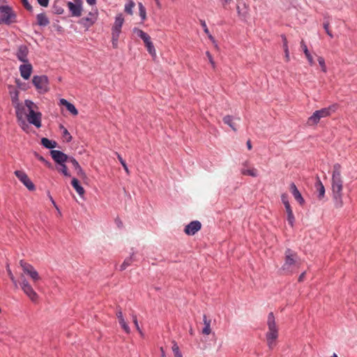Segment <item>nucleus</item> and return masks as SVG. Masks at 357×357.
Segmentation results:
<instances>
[{"mask_svg": "<svg viewBox=\"0 0 357 357\" xmlns=\"http://www.w3.org/2000/svg\"><path fill=\"white\" fill-rule=\"evenodd\" d=\"M61 128L63 130V137L66 139V140L69 142L72 139V137L68 130L64 128L63 126H61Z\"/></svg>", "mask_w": 357, "mask_h": 357, "instance_id": "37", "label": "nucleus"}, {"mask_svg": "<svg viewBox=\"0 0 357 357\" xmlns=\"http://www.w3.org/2000/svg\"><path fill=\"white\" fill-rule=\"evenodd\" d=\"M67 162H70L72 164V165L75 168L78 176H79L80 178L86 177V174H85L84 172L83 171V169L79 165L78 162L75 158H73L72 157H69Z\"/></svg>", "mask_w": 357, "mask_h": 357, "instance_id": "17", "label": "nucleus"}, {"mask_svg": "<svg viewBox=\"0 0 357 357\" xmlns=\"http://www.w3.org/2000/svg\"><path fill=\"white\" fill-rule=\"evenodd\" d=\"M173 345H172V351L174 352V354H176V353H178L180 351L179 350V347L177 344V343L176 342H172Z\"/></svg>", "mask_w": 357, "mask_h": 357, "instance_id": "48", "label": "nucleus"}, {"mask_svg": "<svg viewBox=\"0 0 357 357\" xmlns=\"http://www.w3.org/2000/svg\"><path fill=\"white\" fill-rule=\"evenodd\" d=\"M305 275V272L302 273L298 277V282H303Z\"/></svg>", "mask_w": 357, "mask_h": 357, "instance_id": "58", "label": "nucleus"}, {"mask_svg": "<svg viewBox=\"0 0 357 357\" xmlns=\"http://www.w3.org/2000/svg\"><path fill=\"white\" fill-rule=\"evenodd\" d=\"M144 44L147 48V51L149 52V53L150 54H151L153 56H155V55H156L155 50V47H154L151 39L149 40H148L146 43H145Z\"/></svg>", "mask_w": 357, "mask_h": 357, "instance_id": "31", "label": "nucleus"}, {"mask_svg": "<svg viewBox=\"0 0 357 357\" xmlns=\"http://www.w3.org/2000/svg\"><path fill=\"white\" fill-rule=\"evenodd\" d=\"M32 83L40 93H45L48 91V79L45 75H35L33 77Z\"/></svg>", "mask_w": 357, "mask_h": 357, "instance_id": "5", "label": "nucleus"}, {"mask_svg": "<svg viewBox=\"0 0 357 357\" xmlns=\"http://www.w3.org/2000/svg\"><path fill=\"white\" fill-rule=\"evenodd\" d=\"M268 331L266 333L267 346L270 349H273L276 345L277 339L279 336V328L276 324L275 318L273 312H270L267 317Z\"/></svg>", "mask_w": 357, "mask_h": 357, "instance_id": "3", "label": "nucleus"}, {"mask_svg": "<svg viewBox=\"0 0 357 357\" xmlns=\"http://www.w3.org/2000/svg\"><path fill=\"white\" fill-rule=\"evenodd\" d=\"M284 207H285L286 212H287V221H288L289 224L291 227H293L294 221H295V217H294V215L293 213V211H292V209L291 208L290 204L286 202V206H284Z\"/></svg>", "mask_w": 357, "mask_h": 357, "instance_id": "21", "label": "nucleus"}, {"mask_svg": "<svg viewBox=\"0 0 357 357\" xmlns=\"http://www.w3.org/2000/svg\"><path fill=\"white\" fill-rule=\"evenodd\" d=\"M44 163L49 168H52V164L50 162H49L48 161L45 160Z\"/></svg>", "mask_w": 357, "mask_h": 357, "instance_id": "62", "label": "nucleus"}, {"mask_svg": "<svg viewBox=\"0 0 357 357\" xmlns=\"http://www.w3.org/2000/svg\"><path fill=\"white\" fill-rule=\"evenodd\" d=\"M37 22L40 26H47L50 21L45 13H40L37 15Z\"/></svg>", "mask_w": 357, "mask_h": 357, "instance_id": "28", "label": "nucleus"}, {"mask_svg": "<svg viewBox=\"0 0 357 357\" xmlns=\"http://www.w3.org/2000/svg\"><path fill=\"white\" fill-rule=\"evenodd\" d=\"M174 355V357H183L182 354H181V351L178 352V353H176Z\"/></svg>", "mask_w": 357, "mask_h": 357, "instance_id": "63", "label": "nucleus"}, {"mask_svg": "<svg viewBox=\"0 0 357 357\" xmlns=\"http://www.w3.org/2000/svg\"><path fill=\"white\" fill-rule=\"evenodd\" d=\"M138 7H139V15H140L142 20H146V8H144V6H143V4L142 3H138Z\"/></svg>", "mask_w": 357, "mask_h": 357, "instance_id": "35", "label": "nucleus"}, {"mask_svg": "<svg viewBox=\"0 0 357 357\" xmlns=\"http://www.w3.org/2000/svg\"><path fill=\"white\" fill-rule=\"evenodd\" d=\"M38 3L43 7L48 6L49 4V0H37Z\"/></svg>", "mask_w": 357, "mask_h": 357, "instance_id": "49", "label": "nucleus"}, {"mask_svg": "<svg viewBox=\"0 0 357 357\" xmlns=\"http://www.w3.org/2000/svg\"><path fill=\"white\" fill-rule=\"evenodd\" d=\"M20 266L22 267L23 271L29 275L32 280L36 282L40 280V277L39 276L38 273L33 268V266L22 260L20 261Z\"/></svg>", "mask_w": 357, "mask_h": 357, "instance_id": "7", "label": "nucleus"}, {"mask_svg": "<svg viewBox=\"0 0 357 357\" xmlns=\"http://www.w3.org/2000/svg\"><path fill=\"white\" fill-rule=\"evenodd\" d=\"M97 20V13H89L88 16L85 18H83V20L85 22L84 24L86 26H91L95 23Z\"/></svg>", "mask_w": 357, "mask_h": 357, "instance_id": "22", "label": "nucleus"}, {"mask_svg": "<svg viewBox=\"0 0 357 357\" xmlns=\"http://www.w3.org/2000/svg\"><path fill=\"white\" fill-rule=\"evenodd\" d=\"M60 104L66 107V109L74 116H77L78 114V111L72 103L67 101L66 99L61 98L60 100Z\"/></svg>", "mask_w": 357, "mask_h": 357, "instance_id": "19", "label": "nucleus"}, {"mask_svg": "<svg viewBox=\"0 0 357 357\" xmlns=\"http://www.w3.org/2000/svg\"><path fill=\"white\" fill-rule=\"evenodd\" d=\"M132 256L126 258L124 260V261L123 262V264L121 265L120 271H124L127 267L130 266L132 264Z\"/></svg>", "mask_w": 357, "mask_h": 357, "instance_id": "33", "label": "nucleus"}, {"mask_svg": "<svg viewBox=\"0 0 357 357\" xmlns=\"http://www.w3.org/2000/svg\"><path fill=\"white\" fill-rule=\"evenodd\" d=\"M290 190H291V192L292 193L294 199L301 205H303L305 203V200H304L303 197H302L301 194L300 193V192L298 191L297 187L296 186V185L294 183H291V185H290Z\"/></svg>", "mask_w": 357, "mask_h": 357, "instance_id": "16", "label": "nucleus"}, {"mask_svg": "<svg viewBox=\"0 0 357 357\" xmlns=\"http://www.w3.org/2000/svg\"><path fill=\"white\" fill-rule=\"evenodd\" d=\"M200 23H201V25L203 27L204 29V32L208 34V38L212 40V41H214V38L209 33V31H208V29L206 26V22L204 20H200Z\"/></svg>", "mask_w": 357, "mask_h": 357, "instance_id": "39", "label": "nucleus"}, {"mask_svg": "<svg viewBox=\"0 0 357 357\" xmlns=\"http://www.w3.org/2000/svg\"><path fill=\"white\" fill-rule=\"evenodd\" d=\"M25 105L28 108L29 112H30L31 110H34V108H36V105L29 100H25Z\"/></svg>", "mask_w": 357, "mask_h": 357, "instance_id": "41", "label": "nucleus"}, {"mask_svg": "<svg viewBox=\"0 0 357 357\" xmlns=\"http://www.w3.org/2000/svg\"><path fill=\"white\" fill-rule=\"evenodd\" d=\"M247 147L249 150L252 149V144L250 140H248L246 143Z\"/></svg>", "mask_w": 357, "mask_h": 357, "instance_id": "60", "label": "nucleus"}, {"mask_svg": "<svg viewBox=\"0 0 357 357\" xmlns=\"http://www.w3.org/2000/svg\"><path fill=\"white\" fill-rule=\"evenodd\" d=\"M116 315L117 317V319L118 320L119 319H123V313H122V311L121 310V308H118L117 309V311H116Z\"/></svg>", "mask_w": 357, "mask_h": 357, "instance_id": "50", "label": "nucleus"}, {"mask_svg": "<svg viewBox=\"0 0 357 357\" xmlns=\"http://www.w3.org/2000/svg\"><path fill=\"white\" fill-rule=\"evenodd\" d=\"M301 48L303 49V52L309 62V63L310 65H313L314 64V59H313V57L310 54V53L309 52L308 50H307V45L305 44L304 41L302 40L301 43Z\"/></svg>", "mask_w": 357, "mask_h": 357, "instance_id": "26", "label": "nucleus"}, {"mask_svg": "<svg viewBox=\"0 0 357 357\" xmlns=\"http://www.w3.org/2000/svg\"><path fill=\"white\" fill-rule=\"evenodd\" d=\"M68 7L73 16L79 17L82 15V8L80 5L75 4L72 2H68Z\"/></svg>", "mask_w": 357, "mask_h": 357, "instance_id": "18", "label": "nucleus"}, {"mask_svg": "<svg viewBox=\"0 0 357 357\" xmlns=\"http://www.w3.org/2000/svg\"><path fill=\"white\" fill-rule=\"evenodd\" d=\"M119 38V34L112 33V46L114 48L117 47Z\"/></svg>", "mask_w": 357, "mask_h": 357, "instance_id": "42", "label": "nucleus"}, {"mask_svg": "<svg viewBox=\"0 0 357 357\" xmlns=\"http://www.w3.org/2000/svg\"><path fill=\"white\" fill-rule=\"evenodd\" d=\"M223 122L225 124H227L233 130L236 131V127L235 123L233 121V118L231 116L227 115L223 118Z\"/></svg>", "mask_w": 357, "mask_h": 357, "instance_id": "30", "label": "nucleus"}, {"mask_svg": "<svg viewBox=\"0 0 357 357\" xmlns=\"http://www.w3.org/2000/svg\"><path fill=\"white\" fill-rule=\"evenodd\" d=\"M20 286L24 293L30 298L33 302H37L38 298V294L33 290L29 282L22 276V281Z\"/></svg>", "mask_w": 357, "mask_h": 357, "instance_id": "6", "label": "nucleus"}, {"mask_svg": "<svg viewBox=\"0 0 357 357\" xmlns=\"http://www.w3.org/2000/svg\"><path fill=\"white\" fill-rule=\"evenodd\" d=\"M135 3L134 1L130 0L125 5V12L129 15H132V9L134 8Z\"/></svg>", "mask_w": 357, "mask_h": 357, "instance_id": "32", "label": "nucleus"}, {"mask_svg": "<svg viewBox=\"0 0 357 357\" xmlns=\"http://www.w3.org/2000/svg\"><path fill=\"white\" fill-rule=\"evenodd\" d=\"M15 175L29 190H35L34 184L31 182L25 172L17 170L15 172Z\"/></svg>", "mask_w": 357, "mask_h": 357, "instance_id": "8", "label": "nucleus"}, {"mask_svg": "<svg viewBox=\"0 0 357 357\" xmlns=\"http://www.w3.org/2000/svg\"><path fill=\"white\" fill-rule=\"evenodd\" d=\"M118 321H119V323L121 325V328H123V330L127 334H129L130 333V328L128 326V325L127 322L126 321L125 319L123 318V319H119Z\"/></svg>", "mask_w": 357, "mask_h": 357, "instance_id": "34", "label": "nucleus"}, {"mask_svg": "<svg viewBox=\"0 0 357 357\" xmlns=\"http://www.w3.org/2000/svg\"><path fill=\"white\" fill-rule=\"evenodd\" d=\"M133 33H135L138 37L141 38L144 43L151 39L150 36L146 33L139 29L134 28Z\"/></svg>", "mask_w": 357, "mask_h": 357, "instance_id": "25", "label": "nucleus"}, {"mask_svg": "<svg viewBox=\"0 0 357 357\" xmlns=\"http://www.w3.org/2000/svg\"><path fill=\"white\" fill-rule=\"evenodd\" d=\"M241 173L245 176H250L252 177H257L259 175L258 170L250 165L248 161H245L242 163V167L241 169Z\"/></svg>", "mask_w": 357, "mask_h": 357, "instance_id": "9", "label": "nucleus"}, {"mask_svg": "<svg viewBox=\"0 0 357 357\" xmlns=\"http://www.w3.org/2000/svg\"><path fill=\"white\" fill-rule=\"evenodd\" d=\"M321 118L315 111L311 116H310L307 119V123L310 126L317 125Z\"/></svg>", "mask_w": 357, "mask_h": 357, "instance_id": "24", "label": "nucleus"}, {"mask_svg": "<svg viewBox=\"0 0 357 357\" xmlns=\"http://www.w3.org/2000/svg\"><path fill=\"white\" fill-rule=\"evenodd\" d=\"M7 271H8V275H9V277H10V280H11L14 283H15V282H16V281H15V278H14V276H13V273H12L11 271H10L9 268H8V270H7Z\"/></svg>", "mask_w": 357, "mask_h": 357, "instance_id": "56", "label": "nucleus"}, {"mask_svg": "<svg viewBox=\"0 0 357 357\" xmlns=\"http://www.w3.org/2000/svg\"><path fill=\"white\" fill-rule=\"evenodd\" d=\"M206 56L208 57V61H209V62L211 63V64L212 67H213V68H215V62H214V61H213V57H212V56H211V53H210L209 52H206Z\"/></svg>", "mask_w": 357, "mask_h": 357, "instance_id": "46", "label": "nucleus"}, {"mask_svg": "<svg viewBox=\"0 0 357 357\" xmlns=\"http://www.w3.org/2000/svg\"><path fill=\"white\" fill-rule=\"evenodd\" d=\"M315 188H316L317 191L319 193V195H318L319 199H322L325 195V188L319 177L317 178V181L315 184Z\"/></svg>", "mask_w": 357, "mask_h": 357, "instance_id": "23", "label": "nucleus"}, {"mask_svg": "<svg viewBox=\"0 0 357 357\" xmlns=\"http://www.w3.org/2000/svg\"><path fill=\"white\" fill-rule=\"evenodd\" d=\"M203 321L205 326L211 325V320L208 319L206 315H204L203 317Z\"/></svg>", "mask_w": 357, "mask_h": 357, "instance_id": "54", "label": "nucleus"}, {"mask_svg": "<svg viewBox=\"0 0 357 357\" xmlns=\"http://www.w3.org/2000/svg\"><path fill=\"white\" fill-rule=\"evenodd\" d=\"M281 199L284 206H286V202L289 203L287 199V195L286 194H282L281 196Z\"/></svg>", "mask_w": 357, "mask_h": 357, "instance_id": "51", "label": "nucleus"}, {"mask_svg": "<svg viewBox=\"0 0 357 357\" xmlns=\"http://www.w3.org/2000/svg\"><path fill=\"white\" fill-rule=\"evenodd\" d=\"M21 76L24 79H29L32 73V66L30 63H26L20 66Z\"/></svg>", "mask_w": 357, "mask_h": 357, "instance_id": "15", "label": "nucleus"}, {"mask_svg": "<svg viewBox=\"0 0 357 357\" xmlns=\"http://www.w3.org/2000/svg\"><path fill=\"white\" fill-rule=\"evenodd\" d=\"M73 187L75 188L76 192L80 195L83 196L84 194V188L79 184V181L77 178H73L71 181Z\"/></svg>", "mask_w": 357, "mask_h": 357, "instance_id": "27", "label": "nucleus"}, {"mask_svg": "<svg viewBox=\"0 0 357 357\" xmlns=\"http://www.w3.org/2000/svg\"><path fill=\"white\" fill-rule=\"evenodd\" d=\"M324 28L326 30V33L331 37L333 38V35L332 34L331 31L329 30V23L325 22L324 24Z\"/></svg>", "mask_w": 357, "mask_h": 357, "instance_id": "44", "label": "nucleus"}, {"mask_svg": "<svg viewBox=\"0 0 357 357\" xmlns=\"http://www.w3.org/2000/svg\"><path fill=\"white\" fill-rule=\"evenodd\" d=\"M160 351H161V357H166L165 351L162 347L160 348Z\"/></svg>", "mask_w": 357, "mask_h": 357, "instance_id": "61", "label": "nucleus"}, {"mask_svg": "<svg viewBox=\"0 0 357 357\" xmlns=\"http://www.w3.org/2000/svg\"><path fill=\"white\" fill-rule=\"evenodd\" d=\"M343 181L341 176V166L340 164H335L332 174V192L335 208H340L343 206L342 201Z\"/></svg>", "mask_w": 357, "mask_h": 357, "instance_id": "1", "label": "nucleus"}, {"mask_svg": "<svg viewBox=\"0 0 357 357\" xmlns=\"http://www.w3.org/2000/svg\"><path fill=\"white\" fill-rule=\"evenodd\" d=\"M29 53V50L26 46L21 45L18 47L17 52V58L22 62L26 63L28 62L27 56Z\"/></svg>", "mask_w": 357, "mask_h": 357, "instance_id": "14", "label": "nucleus"}, {"mask_svg": "<svg viewBox=\"0 0 357 357\" xmlns=\"http://www.w3.org/2000/svg\"><path fill=\"white\" fill-rule=\"evenodd\" d=\"M124 23V17L122 13L118 14L115 17L114 23L112 26V33L120 35L121 27Z\"/></svg>", "mask_w": 357, "mask_h": 357, "instance_id": "12", "label": "nucleus"}, {"mask_svg": "<svg viewBox=\"0 0 357 357\" xmlns=\"http://www.w3.org/2000/svg\"><path fill=\"white\" fill-rule=\"evenodd\" d=\"M318 62L320 65V66L321 67V69L324 72H326V65H325V61H324V59L321 56H319L318 57Z\"/></svg>", "mask_w": 357, "mask_h": 357, "instance_id": "43", "label": "nucleus"}, {"mask_svg": "<svg viewBox=\"0 0 357 357\" xmlns=\"http://www.w3.org/2000/svg\"><path fill=\"white\" fill-rule=\"evenodd\" d=\"M284 58H285V61L287 62H289L290 61V56H289V49L288 50H284Z\"/></svg>", "mask_w": 357, "mask_h": 357, "instance_id": "52", "label": "nucleus"}, {"mask_svg": "<svg viewBox=\"0 0 357 357\" xmlns=\"http://www.w3.org/2000/svg\"><path fill=\"white\" fill-rule=\"evenodd\" d=\"M41 144L47 149H54L57 146V143L55 141L50 140L45 137L42 138Z\"/></svg>", "mask_w": 357, "mask_h": 357, "instance_id": "29", "label": "nucleus"}, {"mask_svg": "<svg viewBox=\"0 0 357 357\" xmlns=\"http://www.w3.org/2000/svg\"><path fill=\"white\" fill-rule=\"evenodd\" d=\"M18 100V92L16 91L14 93V95H12V100L13 102H16Z\"/></svg>", "mask_w": 357, "mask_h": 357, "instance_id": "57", "label": "nucleus"}, {"mask_svg": "<svg viewBox=\"0 0 357 357\" xmlns=\"http://www.w3.org/2000/svg\"><path fill=\"white\" fill-rule=\"evenodd\" d=\"M202 228V224L199 221L195 220L185 226L184 231L187 235L192 236Z\"/></svg>", "mask_w": 357, "mask_h": 357, "instance_id": "11", "label": "nucleus"}, {"mask_svg": "<svg viewBox=\"0 0 357 357\" xmlns=\"http://www.w3.org/2000/svg\"><path fill=\"white\" fill-rule=\"evenodd\" d=\"M211 332V325L205 326V327L202 330V333L204 335H209Z\"/></svg>", "mask_w": 357, "mask_h": 357, "instance_id": "47", "label": "nucleus"}, {"mask_svg": "<svg viewBox=\"0 0 357 357\" xmlns=\"http://www.w3.org/2000/svg\"><path fill=\"white\" fill-rule=\"evenodd\" d=\"M281 38H282V42H283V45H282L283 50H288L289 47H288V42H287V37L284 35H282Z\"/></svg>", "mask_w": 357, "mask_h": 357, "instance_id": "45", "label": "nucleus"}, {"mask_svg": "<svg viewBox=\"0 0 357 357\" xmlns=\"http://www.w3.org/2000/svg\"><path fill=\"white\" fill-rule=\"evenodd\" d=\"M86 1L90 5H94L96 3V0H86Z\"/></svg>", "mask_w": 357, "mask_h": 357, "instance_id": "59", "label": "nucleus"}, {"mask_svg": "<svg viewBox=\"0 0 357 357\" xmlns=\"http://www.w3.org/2000/svg\"><path fill=\"white\" fill-rule=\"evenodd\" d=\"M59 165H60V167L57 168V170L59 172L63 173V175L66 176H70V174H69V172L68 171V168H67L66 165L64 163L60 164Z\"/></svg>", "mask_w": 357, "mask_h": 357, "instance_id": "36", "label": "nucleus"}, {"mask_svg": "<svg viewBox=\"0 0 357 357\" xmlns=\"http://www.w3.org/2000/svg\"><path fill=\"white\" fill-rule=\"evenodd\" d=\"M26 116L27 120L30 123L34 125L38 128L41 127L42 114L40 112H36L34 110H31Z\"/></svg>", "mask_w": 357, "mask_h": 357, "instance_id": "10", "label": "nucleus"}, {"mask_svg": "<svg viewBox=\"0 0 357 357\" xmlns=\"http://www.w3.org/2000/svg\"><path fill=\"white\" fill-rule=\"evenodd\" d=\"M22 3H23V5L24 6V7L26 9H28V10H31V6L29 3L28 0H22Z\"/></svg>", "mask_w": 357, "mask_h": 357, "instance_id": "53", "label": "nucleus"}, {"mask_svg": "<svg viewBox=\"0 0 357 357\" xmlns=\"http://www.w3.org/2000/svg\"><path fill=\"white\" fill-rule=\"evenodd\" d=\"M50 153L53 160L59 165L67 162L69 158L63 152L57 150H52Z\"/></svg>", "mask_w": 357, "mask_h": 357, "instance_id": "13", "label": "nucleus"}, {"mask_svg": "<svg viewBox=\"0 0 357 357\" xmlns=\"http://www.w3.org/2000/svg\"><path fill=\"white\" fill-rule=\"evenodd\" d=\"M15 15L8 6H0V23L9 24L14 22Z\"/></svg>", "mask_w": 357, "mask_h": 357, "instance_id": "4", "label": "nucleus"}, {"mask_svg": "<svg viewBox=\"0 0 357 357\" xmlns=\"http://www.w3.org/2000/svg\"><path fill=\"white\" fill-rule=\"evenodd\" d=\"M301 264V259L297 253L290 249H287L281 270L284 274H293L299 268Z\"/></svg>", "mask_w": 357, "mask_h": 357, "instance_id": "2", "label": "nucleus"}, {"mask_svg": "<svg viewBox=\"0 0 357 357\" xmlns=\"http://www.w3.org/2000/svg\"><path fill=\"white\" fill-rule=\"evenodd\" d=\"M34 155L41 162H45V161L46 160L43 156L40 155L38 153H37L36 152L34 153Z\"/></svg>", "mask_w": 357, "mask_h": 357, "instance_id": "55", "label": "nucleus"}, {"mask_svg": "<svg viewBox=\"0 0 357 357\" xmlns=\"http://www.w3.org/2000/svg\"><path fill=\"white\" fill-rule=\"evenodd\" d=\"M131 316H132V321H133V323H134V324L135 326V328H136L137 331L142 335L143 333H142V331H141V329H140V328L139 326L138 321H137V318L136 314L132 313L131 314Z\"/></svg>", "mask_w": 357, "mask_h": 357, "instance_id": "40", "label": "nucleus"}, {"mask_svg": "<svg viewBox=\"0 0 357 357\" xmlns=\"http://www.w3.org/2000/svg\"><path fill=\"white\" fill-rule=\"evenodd\" d=\"M331 357H338V356L336 354H333V356H331Z\"/></svg>", "mask_w": 357, "mask_h": 357, "instance_id": "64", "label": "nucleus"}, {"mask_svg": "<svg viewBox=\"0 0 357 357\" xmlns=\"http://www.w3.org/2000/svg\"><path fill=\"white\" fill-rule=\"evenodd\" d=\"M335 106L333 105V106H331L328 107L323 108L319 110H317L316 112L320 116V117L322 119V118H325V117L330 116L331 114V113L335 111Z\"/></svg>", "mask_w": 357, "mask_h": 357, "instance_id": "20", "label": "nucleus"}, {"mask_svg": "<svg viewBox=\"0 0 357 357\" xmlns=\"http://www.w3.org/2000/svg\"><path fill=\"white\" fill-rule=\"evenodd\" d=\"M116 155H117V158L119 159V162L122 165V166H123V169H125L126 172L127 173V174H129L130 172H129V169L128 168V166H127L125 160L122 158V157L118 153H116Z\"/></svg>", "mask_w": 357, "mask_h": 357, "instance_id": "38", "label": "nucleus"}]
</instances>
